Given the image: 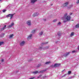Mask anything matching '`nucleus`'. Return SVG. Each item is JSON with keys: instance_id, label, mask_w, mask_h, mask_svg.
I'll return each mask as SVG.
<instances>
[{"instance_id": "obj_1", "label": "nucleus", "mask_w": 79, "mask_h": 79, "mask_svg": "<svg viewBox=\"0 0 79 79\" xmlns=\"http://www.w3.org/2000/svg\"><path fill=\"white\" fill-rule=\"evenodd\" d=\"M62 19L63 20V21L65 23L68 21H70V20L71 19V17L70 16L68 15L67 14H65L64 17L62 18Z\"/></svg>"}, {"instance_id": "obj_2", "label": "nucleus", "mask_w": 79, "mask_h": 79, "mask_svg": "<svg viewBox=\"0 0 79 79\" xmlns=\"http://www.w3.org/2000/svg\"><path fill=\"white\" fill-rule=\"evenodd\" d=\"M25 44H26V42L23 41L20 43L19 46H20V47H23Z\"/></svg>"}, {"instance_id": "obj_3", "label": "nucleus", "mask_w": 79, "mask_h": 79, "mask_svg": "<svg viewBox=\"0 0 79 79\" xmlns=\"http://www.w3.org/2000/svg\"><path fill=\"white\" fill-rule=\"evenodd\" d=\"M45 71H46V70H42L40 72H38L37 71H35V72H33V74H38L39 73H44V72H45Z\"/></svg>"}, {"instance_id": "obj_4", "label": "nucleus", "mask_w": 79, "mask_h": 79, "mask_svg": "<svg viewBox=\"0 0 79 79\" xmlns=\"http://www.w3.org/2000/svg\"><path fill=\"white\" fill-rule=\"evenodd\" d=\"M15 15V14H9L7 16V17H10V19H11L12 18H13V15Z\"/></svg>"}, {"instance_id": "obj_5", "label": "nucleus", "mask_w": 79, "mask_h": 79, "mask_svg": "<svg viewBox=\"0 0 79 79\" xmlns=\"http://www.w3.org/2000/svg\"><path fill=\"white\" fill-rule=\"evenodd\" d=\"M14 25H15L14 23H12L10 25L8 26V28H10L11 27H13V26H14Z\"/></svg>"}, {"instance_id": "obj_6", "label": "nucleus", "mask_w": 79, "mask_h": 79, "mask_svg": "<svg viewBox=\"0 0 79 79\" xmlns=\"http://www.w3.org/2000/svg\"><path fill=\"white\" fill-rule=\"evenodd\" d=\"M60 66V64H55L54 65V68H57Z\"/></svg>"}, {"instance_id": "obj_7", "label": "nucleus", "mask_w": 79, "mask_h": 79, "mask_svg": "<svg viewBox=\"0 0 79 79\" xmlns=\"http://www.w3.org/2000/svg\"><path fill=\"white\" fill-rule=\"evenodd\" d=\"M32 36V34H30V35H29L27 37V39L28 40L31 39Z\"/></svg>"}, {"instance_id": "obj_8", "label": "nucleus", "mask_w": 79, "mask_h": 79, "mask_svg": "<svg viewBox=\"0 0 79 79\" xmlns=\"http://www.w3.org/2000/svg\"><path fill=\"white\" fill-rule=\"evenodd\" d=\"M68 5V2H65V3H64V4H63L62 5V6H63V7H65L66 6H67Z\"/></svg>"}, {"instance_id": "obj_9", "label": "nucleus", "mask_w": 79, "mask_h": 79, "mask_svg": "<svg viewBox=\"0 0 79 79\" xmlns=\"http://www.w3.org/2000/svg\"><path fill=\"white\" fill-rule=\"evenodd\" d=\"M31 20H28L27 22V23L28 26H31Z\"/></svg>"}, {"instance_id": "obj_10", "label": "nucleus", "mask_w": 79, "mask_h": 79, "mask_svg": "<svg viewBox=\"0 0 79 79\" xmlns=\"http://www.w3.org/2000/svg\"><path fill=\"white\" fill-rule=\"evenodd\" d=\"M38 15H39V13H36L33 14L32 16L33 17H35V16H38Z\"/></svg>"}, {"instance_id": "obj_11", "label": "nucleus", "mask_w": 79, "mask_h": 79, "mask_svg": "<svg viewBox=\"0 0 79 79\" xmlns=\"http://www.w3.org/2000/svg\"><path fill=\"white\" fill-rule=\"evenodd\" d=\"M37 0H31V3H35L37 2Z\"/></svg>"}, {"instance_id": "obj_12", "label": "nucleus", "mask_w": 79, "mask_h": 79, "mask_svg": "<svg viewBox=\"0 0 79 79\" xmlns=\"http://www.w3.org/2000/svg\"><path fill=\"white\" fill-rule=\"evenodd\" d=\"M13 36H14V35L13 34L10 35L9 36V39H13Z\"/></svg>"}, {"instance_id": "obj_13", "label": "nucleus", "mask_w": 79, "mask_h": 79, "mask_svg": "<svg viewBox=\"0 0 79 79\" xmlns=\"http://www.w3.org/2000/svg\"><path fill=\"white\" fill-rule=\"evenodd\" d=\"M74 35V32H71L70 35V37H73Z\"/></svg>"}, {"instance_id": "obj_14", "label": "nucleus", "mask_w": 79, "mask_h": 79, "mask_svg": "<svg viewBox=\"0 0 79 79\" xmlns=\"http://www.w3.org/2000/svg\"><path fill=\"white\" fill-rule=\"evenodd\" d=\"M43 33H44V31H41L40 32L39 35L40 36L42 35L43 34Z\"/></svg>"}, {"instance_id": "obj_15", "label": "nucleus", "mask_w": 79, "mask_h": 79, "mask_svg": "<svg viewBox=\"0 0 79 79\" xmlns=\"http://www.w3.org/2000/svg\"><path fill=\"white\" fill-rule=\"evenodd\" d=\"M50 63H51V62L50 61H49L48 62H47L45 63V64H50Z\"/></svg>"}, {"instance_id": "obj_16", "label": "nucleus", "mask_w": 79, "mask_h": 79, "mask_svg": "<svg viewBox=\"0 0 79 79\" xmlns=\"http://www.w3.org/2000/svg\"><path fill=\"white\" fill-rule=\"evenodd\" d=\"M5 27H6V25H5L4 27L3 28H1V31H3L5 29Z\"/></svg>"}, {"instance_id": "obj_17", "label": "nucleus", "mask_w": 79, "mask_h": 79, "mask_svg": "<svg viewBox=\"0 0 79 79\" xmlns=\"http://www.w3.org/2000/svg\"><path fill=\"white\" fill-rule=\"evenodd\" d=\"M75 27L76 28H78L79 27V24H77L76 26Z\"/></svg>"}, {"instance_id": "obj_18", "label": "nucleus", "mask_w": 79, "mask_h": 79, "mask_svg": "<svg viewBox=\"0 0 79 79\" xmlns=\"http://www.w3.org/2000/svg\"><path fill=\"white\" fill-rule=\"evenodd\" d=\"M35 31H36V30H33L32 31H31V33H35Z\"/></svg>"}, {"instance_id": "obj_19", "label": "nucleus", "mask_w": 79, "mask_h": 79, "mask_svg": "<svg viewBox=\"0 0 79 79\" xmlns=\"http://www.w3.org/2000/svg\"><path fill=\"white\" fill-rule=\"evenodd\" d=\"M48 44V42H46L45 43H42V44L45 45V44Z\"/></svg>"}, {"instance_id": "obj_20", "label": "nucleus", "mask_w": 79, "mask_h": 79, "mask_svg": "<svg viewBox=\"0 0 79 79\" xmlns=\"http://www.w3.org/2000/svg\"><path fill=\"white\" fill-rule=\"evenodd\" d=\"M61 22H59L57 24V26H60V25H61Z\"/></svg>"}, {"instance_id": "obj_21", "label": "nucleus", "mask_w": 79, "mask_h": 79, "mask_svg": "<svg viewBox=\"0 0 79 79\" xmlns=\"http://www.w3.org/2000/svg\"><path fill=\"white\" fill-rule=\"evenodd\" d=\"M3 42H0V45H2L3 44Z\"/></svg>"}, {"instance_id": "obj_22", "label": "nucleus", "mask_w": 79, "mask_h": 79, "mask_svg": "<svg viewBox=\"0 0 79 79\" xmlns=\"http://www.w3.org/2000/svg\"><path fill=\"white\" fill-rule=\"evenodd\" d=\"M56 21H57V20L56 19H55L53 21V22H56Z\"/></svg>"}, {"instance_id": "obj_23", "label": "nucleus", "mask_w": 79, "mask_h": 79, "mask_svg": "<svg viewBox=\"0 0 79 79\" xmlns=\"http://www.w3.org/2000/svg\"><path fill=\"white\" fill-rule=\"evenodd\" d=\"M71 73V71H69L68 72V74H70Z\"/></svg>"}, {"instance_id": "obj_24", "label": "nucleus", "mask_w": 79, "mask_h": 79, "mask_svg": "<svg viewBox=\"0 0 79 79\" xmlns=\"http://www.w3.org/2000/svg\"><path fill=\"white\" fill-rule=\"evenodd\" d=\"M69 52H68L65 55V56H68L69 54Z\"/></svg>"}, {"instance_id": "obj_25", "label": "nucleus", "mask_w": 79, "mask_h": 79, "mask_svg": "<svg viewBox=\"0 0 79 79\" xmlns=\"http://www.w3.org/2000/svg\"><path fill=\"white\" fill-rule=\"evenodd\" d=\"M75 52H76V50H74L72 52V53H75Z\"/></svg>"}, {"instance_id": "obj_26", "label": "nucleus", "mask_w": 79, "mask_h": 79, "mask_svg": "<svg viewBox=\"0 0 79 79\" xmlns=\"http://www.w3.org/2000/svg\"><path fill=\"white\" fill-rule=\"evenodd\" d=\"M6 11V10H5V9L3 10H2L3 12V13H5V12Z\"/></svg>"}, {"instance_id": "obj_27", "label": "nucleus", "mask_w": 79, "mask_h": 79, "mask_svg": "<svg viewBox=\"0 0 79 79\" xmlns=\"http://www.w3.org/2000/svg\"><path fill=\"white\" fill-rule=\"evenodd\" d=\"M34 78H35V77H33L30 78L29 79H34Z\"/></svg>"}, {"instance_id": "obj_28", "label": "nucleus", "mask_w": 79, "mask_h": 79, "mask_svg": "<svg viewBox=\"0 0 79 79\" xmlns=\"http://www.w3.org/2000/svg\"><path fill=\"white\" fill-rule=\"evenodd\" d=\"M4 61V60L3 59H2L1 60V62H3Z\"/></svg>"}, {"instance_id": "obj_29", "label": "nucleus", "mask_w": 79, "mask_h": 79, "mask_svg": "<svg viewBox=\"0 0 79 79\" xmlns=\"http://www.w3.org/2000/svg\"><path fill=\"white\" fill-rule=\"evenodd\" d=\"M77 3H79V0L77 1Z\"/></svg>"}, {"instance_id": "obj_30", "label": "nucleus", "mask_w": 79, "mask_h": 79, "mask_svg": "<svg viewBox=\"0 0 79 79\" xmlns=\"http://www.w3.org/2000/svg\"><path fill=\"white\" fill-rule=\"evenodd\" d=\"M40 64H38V67H40Z\"/></svg>"}, {"instance_id": "obj_31", "label": "nucleus", "mask_w": 79, "mask_h": 79, "mask_svg": "<svg viewBox=\"0 0 79 79\" xmlns=\"http://www.w3.org/2000/svg\"><path fill=\"white\" fill-rule=\"evenodd\" d=\"M41 76H42V75H39V76L38 77V78H39L40 77H41Z\"/></svg>"}, {"instance_id": "obj_32", "label": "nucleus", "mask_w": 79, "mask_h": 79, "mask_svg": "<svg viewBox=\"0 0 79 79\" xmlns=\"http://www.w3.org/2000/svg\"><path fill=\"white\" fill-rule=\"evenodd\" d=\"M42 49V47H40V49Z\"/></svg>"}, {"instance_id": "obj_33", "label": "nucleus", "mask_w": 79, "mask_h": 79, "mask_svg": "<svg viewBox=\"0 0 79 79\" xmlns=\"http://www.w3.org/2000/svg\"><path fill=\"white\" fill-rule=\"evenodd\" d=\"M66 74H64V76H63V77H64L65 76H66Z\"/></svg>"}, {"instance_id": "obj_34", "label": "nucleus", "mask_w": 79, "mask_h": 79, "mask_svg": "<svg viewBox=\"0 0 79 79\" xmlns=\"http://www.w3.org/2000/svg\"><path fill=\"white\" fill-rule=\"evenodd\" d=\"M64 71V69L62 71V73H63V71Z\"/></svg>"}, {"instance_id": "obj_35", "label": "nucleus", "mask_w": 79, "mask_h": 79, "mask_svg": "<svg viewBox=\"0 0 79 79\" xmlns=\"http://www.w3.org/2000/svg\"><path fill=\"white\" fill-rule=\"evenodd\" d=\"M44 21H46V19H44Z\"/></svg>"}, {"instance_id": "obj_36", "label": "nucleus", "mask_w": 79, "mask_h": 79, "mask_svg": "<svg viewBox=\"0 0 79 79\" xmlns=\"http://www.w3.org/2000/svg\"><path fill=\"white\" fill-rule=\"evenodd\" d=\"M75 77V76H72V77Z\"/></svg>"}, {"instance_id": "obj_37", "label": "nucleus", "mask_w": 79, "mask_h": 79, "mask_svg": "<svg viewBox=\"0 0 79 79\" xmlns=\"http://www.w3.org/2000/svg\"><path fill=\"white\" fill-rule=\"evenodd\" d=\"M51 6H52V5H53V4H52L51 5Z\"/></svg>"}, {"instance_id": "obj_38", "label": "nucleus", "mask_w": 79, "mask_h": 79, "mask_svg": "<svg viewBox=\"0 0 79 79\" xmlns=\"http://www.w3.org/2000/svg\"><path fill=\"white\" fill-rule=\"evenodd\" d=\"M2 1V0H0V2H1Z\"/></svg>"}, {"instance_id": "obj_39", "label": "nucleus", "mask_w": 79, "mask_h": 79, "mask_svg": "<svg viewBox=\"0 0 79 79\" xmlns=\"http://www.w3.org/2000/svg\"><path fill=\"white\" fill-rule=\"evenodd\" d=\"M1 64V63H0V64Z\"/></svg>"}]
</instances>
